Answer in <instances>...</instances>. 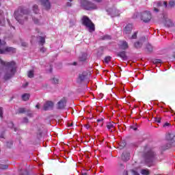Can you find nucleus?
<instances>
[{"instance_id":"obj_35","label":"nucleus","mask_w":175,"mask_h":175,"mask_svg":"<svg viewBox=\"0 0 175 175\" xmlns=\"http://www.w3.org/2000/svg\"><path fill=\"white\" fill-rule=\"evenodd\" d=\"M0 117L1 118H3V107H0Z\"/></svg>"},{"instance_id":"obj_43","label":"nucleus","mask_w":175,"mask_h":175,"mask_svg":"<svg viewBox=\"0 0 175 175\" xmlns=\"http://www.w3.org/2000/svg\"><path fill=\"white\" fill-rule=\"evenodd\" d=\"M28 119L27 118H24L23 120V122L24 124H28Z\"/></svg>"},{"instance_id":"obj_34","label":"nucleus","mask_w":175,"mask_h":175,"mask_svg":"<svg viewBox=\"0 0 175 175\" xmlns=\"http://www.w3.org/2000/svg\"><path fill=\"white\" fill-rule=\"evenodd\" d=\"M137 33H138V31L134 32L131 36V39H136V38H137Z\"/></svg>"},{"instance_id":"obj_45","label":"nucleus","mask_w":175,"mask_h":175,"mask_svg":"<svg viewBox=\"0 0 175 175\" xmlns=\"http://www.w3.org/2000/svg\"><path fill=\"white\" fill-rule=\"evenodd\" d=\"M40 51H41V53H44L45 51H46V48H44V47H42L41 49H40Z\"/></svg>"},{"instance_id":"obj_59","label":"nucleus","mask_w":175,"mask_h":175,"mask_svg":"<svg viewBox=\"0 0 175 175\" xmlns=\"http://www.w3.org/2000/svg\"><path fill=\"white\" fill-rule=\"evenodd\" d=\"M26 85V86L28 85V83H26V85Z\"/></svg>"},{"instance_id":"obj_53","label":"nucleus","mask_w":175,"mask_h":175,"mask_svg":"<svg viewBox=\"0 0 175 175\" xmlns=\"http://www.w3.org/2000/svg\"><path fill=\"white\" fill-rule=\"evenodd\" d=\"M96 2H100L102 0H94Z\"/></svg>"},{"instance_id":"obj_32","label":"nucleus","mask_w":175,"mask_h":175,"mask_svg":"<svg viewBox=\"0 0 175 175\" xmlns=\"http://www.w3.org/2000/svg\"><path fill=\"white\" fill-rule=\"evenodd\" d=\"M33 21L34 23L37 24L38 25H39L40 24V20L36 18V17L33 18Z\"/></svg>"},{"instance_id":"obj_46","label":"nucleus","mask_w":175,"mask_h":175,"mask_svg":"<svg viewBox=\"0 0 175 175\" xmlns=\"http://www.w3.org/2000/svg\"><path fill=\"white\" fill-rule=\"evenodd\" d=\"M21 46H23V47H27V42H22Z\"/></svg>"},{"instance_id":"obj_26","label":"nucleus","mask_w":175,"mask_h":175,"mask_svg":"<svg viewBox=\"0 0 175 175\" xmlns=\"http://www.w3.org/2000/svg\"><path fill=\"white\" fill-rule=\"evenodd\" d=\"M33 11L34 12V13H35L36 14H38V13H39V9H38V5H34L33 6Z\"/></svg>"},{"instance_id":"obj_22","label":"nucleus","mask_w":175,"mask_h":175,"mask_svg":"<svg viewBox=\"0 0 175 175\" xmlns=\"http://www.w3.org/2000/svg\"><path fill=\"white\" fill-rule=\"evenodd\" d=\"M29 96H30L29 94L25 93L22 95V99H23V100L27 101L29 99Z\"/></svg>"},{"instance_id":"obj_15","label":"nucleus","mask_w":175,"mask_h":175,"mask_svg":"<svg viewBox=\"0 0 175 175\" xmlns=\"http://www.w3.org/2000/svg\"><path fill=\"white\" fill-rule=\"evenodd\" d=\"M54 106V103L51 101H47L44 105V110L45 111H47V110H50V109H53Z\"/></svg>"},{"instance_id":"obj_60","label":"nucleus","mask_w":175,"mask_h":175,"mask_svg":"<svg viewBox=\"0 0 175 175\" xmlns=\"http://www.w3.org/2000/svg\"><path fill=\"white\" fill-rule=\"evenodd\" d=\"M8 24H9V23H10L9 21H8Z\"/></svg>"},{"instance_id":"obj_23","label":"nucleus","mask_w":175,"mask_h":175,"mask_svg":"<svg viewBox=\"0 0 175 175\" xmlns=\"http://www.w3.org/2000/svg\"><path fill=\"white\" fill-rule=\"evenodd\" d=\"M51 83H53V84H58V83H59V79L57 77H55L51 79Z\"/></svg>"},{"instance_id":"obj_19","label":"nucleus","mask_w":175,"mask_h":175,"mask_svg":"<svg viewBox=\"0 0 175 175\" xmlns=\"http://www.w3.org/2000/svg\"><path fill=\"white\" fill-rule=\"evenodd\" d=\"M141 174L142 175H150L151 173V171L148 169H142L141 170Z\"/></svg>"},{"instance_id":"obj_31","label":"nucleus","mask_w":175,"mask_h":175,"mask_svg":"<svg viewBox=\"0 0 175 175\" xmlns=\"http://www.w3.org/2000/svg\"><path fill=\"white\" fill-rule=\"evenodd\" d=\"M146 49L148 50V51H152V46L150 44H146Z\"/></svg>"},{"instance_id":"obj_10","label":"nucleus","mask_w":175,"mask_h":175,"mask_svg":"<svg viewBox=\"0 0 175 175\" xmlns=\"http://www.w3.org/2000/svg\"><path fill=\"white\" fill-rule=\"evenodd\" d=\"M166 139L170 143H172V144L175 143V134L173 133H168L166 135Z\"/></svg>"},{"instance_id":"obj_55","label":"nucleus","mask_w":175,"mask_h":175,"mask_svg":"<svg viewBox=\"0 0 175 175\" xmlns=\"http://www.w3.org/2000/svg\"><path fill=\"white\" fill-rule=\"evenodd\" d=\"M73 65H77V63L76 62H75L73 63Z\"/></svg>"},{"instance_id":"obj_33","label":"nucleus","mask_w":175,"mask_h":175,"mask_svg":"<svg viewBox=\"0 0 175 175\" xmlns=\"http://www.w3.org/2000/svg\"><path fill=\"white\" fill-rule=\"evenodd\" d=\"M18 113L19 114H21V113H25V108H19V109H18Z\"/></svg>"},{"instance_id":"obj_50","label":"nucleus","mask_w":175,"mask_h":175,"mask_svg":"<svg viewBox=\"0 0 175 175\" xmlns=\"http://www.w3.org/2000/svg\"><path fill=\"white\" fill-rule=\"evenodd\" d=\"M123 175H128V171H124Z\"/></svg>"},{"instance_id":"obj_12","label":"nucleus","mask_w":175,"mask_h":175,"mask_svg":"<svg viewBox=\"0 0 175 175\" xmlns=\"http://www.w3.org/2000/svg\"><path fill=\"white\" fill-rule=\"evenodd\" d=\"M40 2H41V5H42V6H44L46 10H49V9L51 8V5L50 4V1H49V0H40Z\"/></svg>"},{"instance_id":"obj_17","label":"nucleus","mask_w":175,"mask_h":175,"mask_svg":"<svg viewBox=\"0 0 175 175\" xmlns=\"http://www.w3.org/2000/svg\"><path fill=\"white\" fill-rule=\"evenodd\" d=\"M107 128L109 132H114V123L113 122H108L107 124Z\"/></svg>"},{"instance_id":"obj_18","label":"nucleus","mask_w":175,"mask_h":175,"mask_svg":"<svg viewBox=\"0 0 175 175\" xmlns=\"http://www.w3.org/2000/svg\"><path fill=\"white\" fill-rule=\"evenodd\" d=\"M88 77V74L87 72H83L82 74L79 75V79L81 81H84V80L87 79Z\"/></svg>"},{"instance_id":"obj_54","label":"nucleus","mask_w":175,"mask_h":175,"mask_svg":"<svg viewBox=\"0 0 175 175\" xmlns=\"http://www.w3.org/2000/svg\"><path fill=\"white\" fill-rule=\"evenodd\" d=\"M14 131L15 132H17V129L14 128Z\"/></svg>"},{"instance_id":"obj_51","label":"nucleus","mask_w":175,"mask_h":175,"mask_svg":"<svg viewBox=\"0 0 175 175\" xmlns=\"http://www.w3.org/2000/svg\"><path fill=\"white\" fill-rule=\"evenodd\" d=\"M3 137H4L3 134H1V135H0V140H1V139H3Z\"/></svg>"},{"instance_id":"obj_11","label":"nucleus","mask_w":175,"mask_h":175,"mask_svg":"<svg viewBox=\"0 0 175 175\" xmlns=\"http://www.w3.org/2000/svg\"><path fill=\"white\" fill-rule=\"evenodd\" d=\"M111 17H117L120 16V11L116 8L109 9L107 10Z\"/></svg>"},{"instance_id":"obj_25","label":"nucleus","mask_w":175,"mask_h":175,"mask_svg":"<svg viewBox=\"0 0 175 175\" xmlns=\"http://www.w3.org/2000/svg\"><path fill=\"white\" fill-rule=\"evenodd\" d=\"M131 173L133 175H140V174H139V169L131 170Z\"/></svg>"},{"instance_id":"obj_38","label":"nucleus","mask_w":175,"mask_h":175,"mask_svg":"<svg viewBox=\"0 0 175 175\" xmlns=\"http://www.w3.org/2000/svg\"><path fill=\"white\" fill-rule=\"evenodd\" d=\"M154 121L156 122H158V124H161V118L160 117L154 118Z\"/></svg>"},{"instance_id":"obj_42","label":"nucleus","mask_w":175,"mask_h":175,"mask_svg":"<svg viewBox=\"0 0 175 175\" xmlns=\"http://www.w3.org/2000/svg\"><path fill=\"white\" fill-rule=\"evenodd\" d=\"M82 56H83V57L80 58L81 61H85V59H86L85 54H83Z\"/></svg>"},{"instance_id":"obj_48","label":"nucleus","mask_w":175,"mask_h":175,"mask_svg":"<svg viewBox=\"0 0 175 175\" xmlns=\"http://www.w3.org/2000/svg\"><path fill=\"white\" fill-rule=\"evenodd\" d=\"M36 109H40V105L39 103H38L36 105Z\"/></svg>"},{"instance_id":"obj_3","label":"nucleus","mask_w":175,"mask_h":175,"mask_svg":"<svg viewBox=\"0 0 175 175\" xmlns=\"http://www.w3.org/2000/svg\"><path fill=\"white\" fill-rule=\"evenodd\" d=\"M81 21L83 25L88 29L89 32H94L95 31V25L87 16H83Z\"/></svg>"},{"instance_id":"obj_28","label":"nucleus","mask_w":175,"mask_h":175,"mask_svg":"<svg viewBox=\"0 0 175 175\" xmlns=\"http://www.w3.org/2000/svg\"><path fill=\"white\" fill-rule=\"evenodd\" d=\"M9 167V165H4V164H0V170H6Z\"/></svg>"},{"instance_id":"obj_40","label":"nucleus","mask_w":175,"mask_h":175,"mask_svg":"<svg viewBox=\"0 0 175 175\" xmlns=\"http://www.w3.org/2000/svg\"><path fill=\"white\" fill-rule=\"evenodd\" d=\"M162 62V60L157 59L154 61V64H161Z\"/></svg>"},{"instance_id":"obj_20","label":"nucleus","mask_w":175,"mask_h":175,"mask_svg":"<svg viewBox=\"0 0 175 175\" xmlns=\"http://www.w3.org/2000/svg\"><path fill=\"white\" fill-rule=\"evenodd\" d=\"M118 55L119 57H120V58H122V59H123L124 61H125V59H126V55L125 54V51H122V52L119 53L118 54Z\"/></svg>"},{"instance_id":"obj_57","label":"nucleus","mask_w":175,"mask_h":175,"mask_svg":"<svg viewBox=\"0 0 175 175\" xmlns=\"http://www.w3.org/2000/svg\"><path fill=\"white\" fill-rule=\"evenodd\" d=\"M67 1H69L70 2H72V1H73V0H67Z\"/></svg>"},{"instance_id":"obj_4","label":"nucleus","mask_w":175,"mask_h":175,"mask_svg":"<svg viewBox=\"0 0 175 175\" xmlns=\"http://www.w3.org/2000/svg\"><path fill=\"white\" fill-rule=\"evenodd\" d=\"M5 41L0 40V54H5L6 53H16V49L13 47L6 46Z\"/></svg>"},{"instance_id":"obj_5","label":"nucleus","mask_w":175,"mask_h":175,"mask_svg":"<svg viewBox=\"0 0 175 175\" xmlns=\"http://www.w3.org/2000/svg\"><path fill=\"white\" fill-rule=\"evenodd\" d=\"M81 6L86 10H92L94 9H98L96 5L88 1V0H80Z\"/></svg>"},{"instance_id":"obj_13","label":"nucleus","mask_w":175,"mask_h":175,"mask_svg":"<svg viewBox=\"0 0 175 175\" xmlns=\"http://www.w3.org/2000/svg\"><path fill=\"white\" fill-rule=\"evenodd\" d=\"M66 105V99L62 98L57 103V109H65V106Z\"/></svg>"},{"instance_id":"obj_16","label":"nucleus","mask_w":175,"mask_h":175,"mask_svg":"<svg viewBox=\"0 0 175 175\" xmlns=\"http://www.w3.org/2000/svg\"><path fill=\"white\" fill-rule=\"evenodd\" d=\"M122 159L125 162L129 161V152H124L121 156Z\"/></svg>"},{"instance_id":"obj_30","label":"nucleus","mask_w":175,"mask_h":175,"mask_svg":"<svg viewBox=\"0 0 175 175\" xmlns=\"http://www.w3.org/2000/svg\"><path fill=\"white\" fill-rule=\"evenodd\" d=\"M165 24L167 25V27H173V22H172V21L168 20L165 22Z\"/></svg>"},{"instance_id":"obj_41","label":"nucleus","mask_w":175,"mask_h":175,"mask_svg":"<svg viewBox=\"0 0 175 175\" xmlns=\"http://www.w3.org/2000/svg\"><path fill=\"white\" fill-rule=\"evenodd\" d=\"M0 25H5V19H0Z\"/></svg>"},{"instance_id":"obj_9","label":"nucleus","mask_w":175,"mask_h":175,"mask_svg":"<svg viewBox=\"0 0 175 175\" xmlns=\"http://www.w3.org/2000/svg\"><path fill=\"white\" fill-rule=\"evenodd\" d=\"M132 29H133V25L132 24H128L123 29V33L126 35H129L131 32H132Z\"/></svg>"},{"instance_id":"obj_1","label":"nucleus","mask_w":175,"mask_h":175,"mask_svg":"<svg viewBox=\"0 0 175 175\" xmlns=\"http://www.w3.org/2000/svg\"><path fill=\"white\" fill-rule=\"evenodd\" d=\"M1 75H2L4 80L12 79L16 72H17V66L14 62H5L0 59Z\"/></svg>"},{"instance_id":"obj_21","label":"nucleus","mask_w":175,"mask_h":175,"mask_svg":"<svg viewBox=\"0 0 175 175\" xmlns=\"http://www.w3.org/2000/svg\"><path fill=\"white\" fill-rule=\"evenodd\" d=\"M38 39H39V44H41V46H43V44L46 43V38L44 37L40 36Z\"/></svg>"},{"instance_id":"obj_6","label":"nucleus","mask_w":175,"mask_h":175,"mask_svg":"<svg viewBox=\"0 0 175 175\" xmlns=\"http://www.w3.org/2000/svg\"><path fill=\"white\" fill-rule=\"evenodd\" d=\"M163 5L165 8H167V3L166 1H157L153 3V12H154V13H158L159 9H161Z\"/></svg>"},{"instance_id":"obj_49","label":"nucleus","mask_w":175,"mask_h":175,"mask_svg":"<svg viewBox=\"0 0 175 175\" xmlns=\"http://www.w3.org/2000/svg\"><path fill=\"white\" fill-rule=\"evenodd\" d=\"M102 121H103V118L97 120V122H102Z\"/></svg>"},{"instance_id":"obj_14","label":"nucleus","mask_w":175,"mask_h":175,"mask_svg":"<svg viewBox=\"0 0 175 175\" xmlns=\"http://www.w3.org/2000/svg\"><path fill=\"white\" fill-rule=\"evenodd\" d=\"M118 46L122 50H126V49H128V47H129L128 42L126 41H124V40L119 41Z\"/></svg>"},{"instance_id":"obj_7","label":"nucleus","mask_w":175,"mask_h":175,"mask_svg":"<svg viewBox=\"0 0 175 175\" xmlns=\"http://www.w3.org/2000/svg\"><path fill=\"white\" fill-rule=\"evenodd\" d=\"M152 15L150 11H144L142 14V20L144 23H149L151 21Z\"/></svg>"},{"instance_id":"obj_36","label":"nucleus","mask_w":175,"mask_h":175,"mask_svg":"<svg viewBox=\"0 0 175 175\" xmlns=\"http://www.w3.org/2000/svg\"><path fill=\"white\" fill-rule=\"evenodd\" d=\"M103 39L104 40H109L110 39H111V37L110 36H109V35H106V36H105L103 38Z\"/></svg>"},{"instance_id":"obj_47","label":"nucleus","mask_w":175,"mask_h":175,"mask_svg":"<svg viewBox=\"0 0 175 175\" xmlns=\"http://www.w3.org/2000/svg\"><path fill=\"white\" fill-rule=\"evenodd\" d=\"M170 126V124H169L168 122H166L163 124V127L164 128H166V126Z\"/></svg>"},{"instance_id":"obj_8","label":"nucleus","mask_w":175,"mask_h":175,"mask_svg":"<svg viewBox=\"0 0 175 175\" xmlns=\"http://www.w3.org/2000/svg\"><path fill=\"white\" fill-rule=\"evenodd\" d=\"M154 157H155V152L152 150H150L146 154V162H152L154 159Z\"/></svg>"},{"instance_id":"obj_44","label":"nucleus","mask_w":175,"mask_h":175,"mask_svg":"<svg viewBox=\"0 0 175 175\" xmlns=\"http://www.w3.org/2000/svg\"><path fill=\"white\" fill-rule=\"evenodd\" d=\"M8 126L9 128H13V126H14V124H13V122H10V123H8Z\"/></svg>"},{"instance_id":"obj_52","label":"nucleus","mask_w":175,"mask_h":175,"mask_svg":"<svg viewBox=\"0 0 175 175\" xmlns=\"http://www.w3.org/2000/svg\"><path fill=\"white\" fill-rule=\"evenodd\" d=\"M67 6H72V3H67Z\"/></svg>"},{"instance_id":"obj_39","label":"nucleus","mask_w":175,"mask_h":175,"mask_svg":"<svg viewBox=\"0 0 175 175\" xmlns=\"http://www.w3.org/2000/svg\"><path fill=\"white\" fill-rule=\"evenodd\" d=\"M118 166L120 169H124L125 167V165L122 163H118Z\"/></svg>"},{"instance_id":"obj_37","label":"nucleus","mask_w":175,"mask_h":175,"mask_svg":"<svg viewBox=\"0 0 175 175\" xmlns=\"http://www.w3.org/2000/svg\"><path fill=\"white\" fill-rule=\"evenodd\" d=\"M174 5H175L174 1L172 0V1H170L169 6H170V8H173L174 6Z\"/></svg>"},{"instance_id":"obj_24","label":"nucleus","mask_w":175,"mask_h":175,"mask_svg":"<svg viewBox=\"0 0 175 175\" xmlns=\"http://www.w3.org/2000/svg\"><path fill=\"white\" fill-rule=\"evenodd\" d=\"M33 76H34V71H33V70H29L28 72H27V77L29 79H32V77H33Z\"/></svg>"},{"instance_id":"obj_56","label":"nucleus","mask_w":175,"mask_h":175,"mask_svg":"<svg viewBox=\"0 0 175 175\" xmlns=\"http://www.w3.org/2000/svg\"><path fill=\"white\" fill-rule=\"evenodd\" d=\"M27 116H29V117H31V116H32V114L28 113Z\"/></svg>"},{"instance_id":"obj_58","label":"nucleus","mask_w":175,"mask_h":175,"mask_svg":"<svg viewBox=\"0 0 175 175\" xmlns=\"http://www.w3.org/2000/svg\"><path fill=\"white\" fill-rule=\"evenodd\" d=\"M136 129H137V128H133V130H134V131H136Z\"/></svg>"},{"instance_id":"obj_2","label":"nucleus","mask_w":175,"mask_h":175,"mask_svg":"<svg viewBox=\"0 0 175 175\" xmlns=\"http://www.w3.org/2000/svg\"><path fill=\"white\" fill-rule=\"evenodd\" d=\"M15 18L19 24H24L27 21V18L29 16V11L23 8H19L18 11L14 12Z\"/></svg>"},{"instance_id":"obj_27","label":"nucleus","mask_w":175,"mask_h":175,"mask_svg":"<svg viewBox=\"0 0 175 175\" xmlns=\"http://www.w3.org/2000/svg\"><path fill=\"white\" fill-rule=\"evenodd\" d=\"M134 46L136 49H140V47L143 46V44H142V42H137L134 44Z\"/></svg>"},{"instance_id":"obj_29","label":"nucleus","mask_w":175,"mask_h":175,"mask_svg":"<svg viewBox=\"0 0 175 175\" xmlns=\"http://www.w3.org/2000/svg\"><path fill=\"white\" fill-rule=\"evenodd\" d=\"M109 61H111V57H110V56H107V57H105V59H104V62H105V64H109Z\"/></svg>"}]
</instances>
